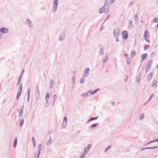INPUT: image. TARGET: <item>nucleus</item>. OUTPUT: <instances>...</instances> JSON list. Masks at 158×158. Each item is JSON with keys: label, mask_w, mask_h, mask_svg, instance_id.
<instances>
[{"label": "nucleus", "mask_w": 158, "mask_h": 158, "mask_svg": "<svg viewBox=\"0 0 158 158\" xmlns=\"http://www.w3.org/2000/svg\"><path fill=\"white\" fill-rule=\"evenodd\" d=\"M149 33L148 31H146L145 32L144 36L145 39L148 42L150 43V40L148 39Z\"/></svg>", "instance_id": "f257e3e1"}, {"label": "nucleus", "mask_w": 158, "mask_h": 158, "mask_svg": "<svg viewBox=\"0 0 158 158\" xmlns=\"http://www.w3.org/2000/svg\"><path fill=\"white\" fill-rule=\"evenodd\" d=\"M123 38L124 40H126L128 38V33L126 31H123L122 33Z\"/></svg>", "instance_id": "f03ea898"}, {"label": "nucleus", "mask_w": 158, "mask_h": 158, "mask_svg": "<svg viewBox=\"0 0 158 158\" xmlns=\"http://www.w3.org/2000/svg\"><path fill=\"white\" fill-rule=\"evenodd\" d=\"M8 29L3 27L0 29V32L2 33H6L8 32Z\"/></svg>", "instance_id": "7ed1b4c3"}, {"label": "nucleus", "mask_w": 158, "mask_h": 158, "mask_svg": "<svg viewBox=\"0 0 158 158\" xmlns=\"http://www.w3.org/2000/svg\"><path fill=\"white\" fill-rule=\"evenodd\" d=\"M90 69L89 68H86L84 72V75L86 76H87L89 74Z\"/></svg>", "instance_id": "20e7f679"}, {"label": "nucleus", "mask_w": 158, "mask_h": 158, "mask_svg": "<svg viewBox=\"0 0 158 158\" xmlns=\"http://www.w3.org/2000/svg\"><path fill=\"white\" fill-rule=\"evenodd\" d=\"M151 65V62H149L148 64L146 66V72H147L149 71Z\"/></svg>", "instance_id": "39448f33"}, {"label": "nucleus", "mask_w": 158, "mask_h": 158, "mask_svg": "<svg viewBox=\"0 0 158 158\" xmlns=\"http://www.w3.org/2000/svg\"><path fill=\"white\" fill-rule=\"evenodd\" d=\"M103 7L104 8V13H106L108 12L109 10V7L108 6H107L106 7L105 6H104Z\"/></svg>", "instance_id": "423d86ee"}, {"label": "nucleus", "mask_w": 158, "mask_h": 158, "mask_svg": "<svg viewBox=\"0 0 158 158\" xmlns=\"http://www.w3.org/2000/svg\"><path fill=\"white\" fill-rule=\"evenodd\" d=\"M67 121V118L66 117H65L64 118L63 122V128L66 125V122Z\"/></svg>", "instance_id": "0eeeda50"}, {"label": "nucleus", "mask_w": 158, "mask_h": 158, "mask_svg": "<svg viewBox=\"0 0 158 158\" xmlns=\"http://www.w3.org/2000/svg\"><path fill=\"white\" fill-rule=\"evenodd\" d=\"M17 137H16L15 138V140L14 142V143L13 145L14 147L15 148L17 144Z\"/></svg>", "instance_id": "6e6552de"}, {"label": "nucleus", "mask_w": 158, "mask_h": 158, "mask_svg": "<svg viewBox=\"0 0 158 158\" xmlns=\"http://www.w3.org/2000/svg\"><path fill=\"white\" fill-rule=\"evenodd\" d=\"M21 92H20V91H18V92L17 93V96H16V99H18L19 98L21 94Z\"/></svg>", "instance_id": "1a4fd4ad"}, {"label": "nucleus", "mask_w": 158, "mask_h": 158, "mask_svg": "<svg viewBox=\"0 0 158 158\" xmlns=\"http://www.w3.org/2000/svg\"><path fill=\"white\" fill-rule=\"evenodd\" d=\"M52 142V139L51 138H49L47 142V145L50 144Z\"/></svg>", "instance_id": "9d476101"}, {"label": "nucleus", "mask_w": 158, "mask_h": 158, "mask_svg": "<svg viewBox=\"0 0 158 158\" xmlns=\"http://www.w3.org/2000/svg\"><path fill=\"white\" fill-rule=\"evenodd\" d=\"M53 3L54 6H57L58 4V0H55L54 1Z\"/></svg>", "instance_id": "9b49d317"}, {"label": "nucleus", "mask_w": 158, "mask_h": 158, "mask_svg": "<svg viewBox=\"0 0 158 158\" xmlns=\"http://www.w3.org/2000/svg\"><path fill=\"white\" fill-rule=\"evenodd\" d=\"M152 73H151L149 75V76L148 77V78L149 79V80H150L152 77Z\"/></svg>", "instance_id": "f8f14e48"}, {"label": "nucleus", "mask_w": 158, "mask_h": 158, "mask_svg": "<svg viewBox=\"0 0 158 158\" xmlns=\"http://www.w3.org/2000/svg\"><path fill=\"white\" fill-rule=\"evenodd\" d=\"M144 117V114L143 113L141 114L140 117L139 118V119L140 120H141V119H143Z\"/></svg>", "instance_id": "ddd939ff"}, {"label": "nucleus", "mask_w": 158, "mask_h": 158, "mask_svg": "<svg viewBox=\"0 0 158 158\" xmlns=\"http://www.w3.org/2000/svg\"><path fill=\"white\" fill-rule=\"evenodd\" d=\"M147 54H144L142 55L141 58L142 59H144L147 56Z\"/></svg>", "instance_id": "4468645a"}, {"label": "nucleus", "mask_w": 158, "mask_h": 158, "mask_svg": "<svg viewBox=\"0 0 158 158\" xmlns=\"http://www.w3.org/2000/svg\"><path fill=\"white\" fill-rule=\"evenodd\" d=\"M22 90V85L21 84L19 86V91H20V92H21Z\"/></svg>", "instance_id": "2eb2a0df"}, {"label": "nucleus", "mask_w": 158, "mask_h": 158, "mask_svg": "<svg viewBox=\"0 0 158 158\" xmlns=\"http://www.w3.org/2000/svg\"><path fill=\"white\" fill-rule=\"evenodd\" d=\"M99 12L100 13H102L104 12V8H103L102 7V8H101L99 10Z\"/></svg>", "instance_id": "dca6fc26"}, {"label": "nucleus", "mask_w": 158, "mask_h": 158, "mask_svg": "<svg viewBox=\"0 0 158 158\" xmlns=\"http://www.w3.org/2000/svg\"><path fill=\"white\" fill-rule=\"evenodd\" d=\"M49 97V94L48 93L46 94L45 96V98L46 99H47V101Z\"/></svg>", "instance_id": "f3484780"}, {"label": "nucleus", "mask_w": 158, "mask_h": 158, "mask_svg": "<svg viewBox=\"0 0 158 158\" xmlns=\"http://www.w3.org/2000/svg\"><path fill=\"white\" fill-rule=\"evenodd\" d=\"M32 143L33 144L34 146L35 147V140L34 138V137H33L32 138Z\"/></svg>", "instance_id": "a211bd4d"}, {"label": "nucleus", "mask_w": 158, "mask_h": 158, "mask_svg": "<svg viewBox=\"0 0 158 158\" xmlns=\"http://www.w3.org/2000/svg\"><path fill=\"white\" fill-rule=\"evenodd\" d=\"M150 47V45H147L144 46V48L145 50H147L148 48Z\"/></svg>", "instance_id": "6ab92c4d"}, {"label": "nucleus", "mask_w": 158, "mask_h": 158, "mask_svg": "<svg viewBox=\"0 0 158 158\" xmlns=\"http://www.w3.org/2000/svg\"><path fill=\"white\" fill-rule=\"evenodd\" d=\"M136 52L135 51H133L131 54V56H134L135 55Z\"/></svg>", "instance_id": "aec40b11"}, {"label": "nucleus", "mask_w": 158, "mask_h": 158, "mask_svg": "<svg viewBox=\"0 0 158 158\" xmlns=\"http://www.w3.org/2000/svg\"><path fill=\"white\" fill-rule=\"evenodd\" d=\"M97 117L92 118L89 119V122L90 121H92V120H94L96 119H97Z\"/></svg>", "instance_id": "412c9836"}, {"label": "nucleus", "mask_w": 158, "mask_h": 158, "mask_svg": "<svg viewBox=\"0 0 158 158\" xmlns=\"http://www.w3.org/2000/svg\"><path fill=\"white\" fill-rule=\"evenodd\" d=\"M23 123H24V120L23 119H22L20 121V125L21 126H22L23 125Z\"/></svg>", "instance_id": "4be33fe9"}, {"label": "nucleus", "mask_w": 158, "mask_h": 158, "mask_svg": "<svg viewBox=\"0 0 158 158\" xmlns=\"http://www.w3.org/2000/svg\"><path fill=\"white\" fill-rule=\"evenodd\" d=\"M40 153V150H39L38 151V152L37 153V156L36 157V158H39V155Z\"/></svg>", "instance_id": "5701e85b"}, {"label": "nucleus", "mask_w": 158, "mask_h": 158, "mask_svg": "<svg viewBox=\"0 0 158 158\" xmlns=\"http://www.w3.org/2000/svg\"><path fill=\"white\" fill-rule=\"evenodd\" d=\"M152 86L153 87L154 86L155 87H156V82H153L152 84Z\"/></svg>", "instance_id": "b1692460"}, {"label": "nucleus", "mask_w": 158, "mask_h": 158, "mask_svg": "<svg viewBox=\"0 0 158 158\" xmlns=\"http://www.w3.org/2000/svg\"><path fill=\"white\" fill-rule=\"evenodd\" d=\"M36 93L38 94H39V88L38 87H36Z\"/></svg>", "instance_id": "393cba45"}, {"label": "nucleus", "mask_w": 158, "mask_h": 158, "mask_svg": "<svg viewBox=\"0 0 158 158\" xmlns=\"http://www.w3.org/2000/svg\"><path fill=\"white\" fill-rule=\"evenodd\" d=\"M23 112V109H22L20 111V112H19V115L20 116H21L22 115V113Z\"/></svg>", "instance_id": "a878e982"}, {"label": "nucleus", "mask_w": 158, "mask_h": 158, "mask_svg": "<svg viewBox=\"0 0 158 158\" xmlns=\"http://www.w3.org/2000/svg\"><path fill=\"white\" fill-rule=\"evenodd\" d=\"M88 95V94L86 93H85L82 94V97H85L86 96H87Z\"/></svg>", "instance_id": "bb28decb"}, {"label": "nucleus", "mask_w": 158, "mask_h": 158, "mask_svg": "<svg viewBox=\"0 0 158 158\" xmlns=\"http://www.w3.org/2000/svg\"><path fill=\"white\" fill-rule=\"evenodd\" d=\"M57 8V6H54L53 7V11L55 12V11L56 10Z\"/></svg>", "instance_id": "cd10ccee"}, {"label": "nucleus", "mask_w": 158, "mask_h": 158, "mask_svg": "<svg viewBox=\"0 0 158 158\" xmlns=\"http://www.w3.org/2000/svg\"><path fill=\"white\" fill-rule=\"evenodd\" d=\"M156 55V53L155 52H153L152 54H151V56L152 57H154Z\"/></svg>", "instance_id": "c85d7f7f"}, {"label": "nucleus", "mask_w": 158, "mask_h": 158, "mask_svg": "<svg viewBox=\"0 0 158 158\" xmlns=\"http://www.w3.org/2000/svg\"><path fill=\"white\" fill-rule=\"evenodd\" d=\"M154 22L155 23H157L158 22V19L156 18L154 19Z\"/></svg>", "instance_id": "c756f323"}, {"label": "nucleus", "mask_w": 158, "mask_h": 158, "mask_svg": "<svg viewBox=\"0 0 158 158\" xmlns=\"http://www.w3.org/2000/svg\"><path fill=\"white\" fill-rule=\"evenodd\" d=\"M85 81L84 79H82L80 81V82L81 83H83Z\"/></svg>", "instance_id": "7c9ffc66"}, {"label": "nucleus", "mask_w": 158, "mask_h": 158, "mask_svg": "<svg viewBox=\"0 0 158 158\" xmlns=\"http://www.w3.org/2000/svg\"><path fill=\"white\" fill-rule=\"evenodd\" d=\"M108 59L107 57H106L103 60V61L104 63L106 62Z\"/></svg>", "instance_id": "2f4dec72"}, {"label": "nucleus", "mask_w": 158, "mask_h": 158, "mask_svg": "<svg viewBox=\"0 0 158 158\" xmlns=\"http://www.w3.org/2000/svg\"><path fill=\"white\" fill-rule=\"evenodd\" d=\"M134 18L135 20H138V17L137 15H135L134 17Z\"/></svg>", "instance_id": "473e14b6"}, {"label": "nucleus", "mask_w": 158, "mask_h": 158, "mask_svg": "<svg viewBox=\"0 0 158 158\" xmlns=\"http://www.w3.org/2000/svg\"><path fill=\"white\" fill-rule=\"evenodd\" d=\"M156 148V147H153V148H143V149H141V150H143V149H148V148Z\"/></svg>", "instance_id": "72a5a7b5"}, {"label": "nucleus", "mask_w": 158, "mask_h": 158, "mask_svg": "<svg viewBox=\"0 0 158 158\" xmlns=\"http://www.w3.org/2000/svg\"><path fill=\"white\" fill-rule=\"evenodd\" d=\"M97 125V124H94L92 126V128H93V127H96Z\"/></svg>", "instance_id": "f704fd0d"}, {"label": "nucleus", "mask_w": 158, "mask_h": 158, "mask_svg": "<svg viewBox=\"0 0 158 158\" xmlns=\"http://www.w3.org/2000/svg\"><path fill=\"white\" fill-rule=\"evenodd\" d=\"M91 146V144H88V149H89L90 148Z\"/></svg>", "instance_id": "c9c22d12"}, {"label": "nucleus", "mask_w": 158, "mask_h": 158, "mask_svg": "<svg viewBox=\"0 0 158 158\" xmlns=\"http://www.w3.org/2000/svg\"><path fill=\"white\" fill-rule=\"evenodd\" d=\"M99 89H96L94 91V93H96V92L98 91V90H99Z\"/></svg>", "instance_id": "e433bc0d"}, {"label": "nucleus", "mask_w": 158, "mask_h": 158, "mask_svg": "<svg viewBox=\"0 0 158 158\" xmlns=\"http://www.w3.org/2000/svg\"><path fill=\"white\" fill-rule=\"evenodd\" d=\"M54 99H56V95H54Z\"/></svg>", "instance_id": "4c0bfd02"}, {"label": "nucleus", "mask_w": 158, "mask_h": 158, "mask_svg": "<svg viewBox=\"0 0 158 158\" xmlns=\"http://www.w3.org/2000/svg\"><path fill=\"white\" fill-rule=\"evenodd\" d=\"M20 79H19L18 81V83H17V84H18L19 83H20Z\"/></svg>", "instance_id": "58836bf2"}, {"label": "nucleus", "mask_w": 158, "mask_h": 158, "mask_svg": "<svg viewBox=\"0 0 158 158\" xmlns=\"http://www.w3.org/2000/svg\"><path fill=\"white\" fill-rule=\"evenodd\" d=\"M114 1V0H111L110 2V3H113V2Z\"/></svg>", "instance_id": "ea45409f"}, {"label": "nucleus", "mask_w": 158, "mask_h": 158, "mask_svg": "<svg viewBox=\"0 0 158 158\" xmlns=\"http://www.w3.org/2000/svg\"><path fill=\"white\" fill-rule=\"evenodd\" d=\"M90 93L92 94H94L95 93L93 91V92H89Z\"/></svg>", "instance_id": "a19ab883"}, {"label": "nucleus", "mask_w": 158, "mask_h": 158, "mask_svg": "<svg viewBox=\"0 0 158 158\" xmlns=\"http://www.w3.org/2000/svg\"><path fill=\"white\" fill-rule=\"evenodd\" d=\"M90 93L92 94H94L95 93L93 91V92H89Z\"/></svg>", "instance_id": "79ce46f5"}, {"label": "nucleus", "mask_w": 158, "mask_h": 158, "mask_svg": "<svg viewBox=\"0 0 158 158\" xmlns=\"http://www.w3.org/2000/svg\"><path fill=\"white\" fill-rule=\"evenodd\" d=\"M111 145H110V146H109L107 148H108V149H109V148H111Z\"/></svg>", "instance_id": "37998d69"}, {"label": "nucleus", "mask_w": 158, "mask_h": 158, "mask_svg": "<svg viewBox=\"0 0 158 158\" xmlns=\"http://www.w3.org/2000/svg\"><path fill=\"white\" fill-rule=\"evenodd\" d=\"M112 105H114V102H112L111 103Z\"/></svg>", "instance_id": "c03bdc74"}, {"label": "nucleus", "mask_w": 158, "mask_h": 158, "mask_svg": "<svg viewBox=\"0 0 158 158\" xmlns=\"http://www.w3.org/2000/svg\"><path fill=\"white\" fill-rule=\"evenodd\" d=\"M114 35H117V33H115V32H114Z\"/></svg>", "instance_id": "a18cd8bd"}, {"label": "nucleus", "mask_w": 158, "mask_h": 158, "mask_svg": "<svg viewBox=\"0 0 158 158\" xmlns=\"http://www.w3.org/2000/svg\"><path fill=\"white\" fill-rule=\"evenodd\" d=\"M116 41H119V39H118V38H117V39H116Z\"/></svg>", "instance_id": "49530a36"}, {"label": "nucleus", "mask_w": 158, "mask_h": 158, "mask_svg": "<svg viewBox=\"0 0 158 158\" xmlns=\"http://www.w3.org/2000/svg\"><path fill=\"white\" fill-rule=\"evenodd\" d=\"M108 149V148H107L106 149V150H105V151H106Z\"/></svg>", "instance_id": "de8ad7c7"}, {"label": "nucleus", "mask_w": 158, "mask_h": 158, "mask_svg": "<svg viewBox=\"0 0 158 158\" xmlns=\"http://www.w3.org/2000/svg\"><path fill=\"white\" fill-rule=\"evenodd\" d=\"M156 27H157V28H158V24H157V26H156Z\"/></svg>", "instance_id": "09e8293b"}, {"label": "nucleus", "mask_w": 158, "mask_h": 158, "mask_svg": "<svg viewBox=\"0 0 158 158\" xmlns=\"http://www.w3.org/2000/svg\"><path fill=\"white\" fill-rule=\"evenodd\" d=\"M157 68L158 69V64L157 65Z\"/></svg>", "instance_id": "8fccbe9b"}, {"label": "nucleus", "mask_w": 158, "mask_h": 158, "mask_svg": "<svg viewBox=\"0 0 158 158\" xmlns=\"http://www.w3.org/2000/svg\"><path fill=\"white\" fill-rule=\"evenodd\" d=\"M29 92H30V90H29V92H28L29 93Z\"/></svg>", "instance_id": "3c124183"}]
</instances>
